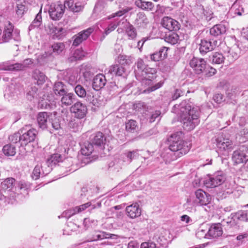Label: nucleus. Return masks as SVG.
<instances>
[{
  "mask_svg": "<svg viewBox=\"0 0 248 248\" xmlns=\"http://www.w3.org/2000/svg\"><path fill=\"white\" fill-rule=\"evenodd\" d=\"M93 31L94 28L90 27L75 35L73 37V46H77L79 45L83 41L86 40Z\"/></svg>",
  "mask_w": 248,
  "mask_h": 248,
  "instance_id": "f8f14e48",
  "label": "nucleus"
},
{
  "mask_svg": "<svg viewBox=\"0 0 248 248\" xmlns=\"http://www.w3.org/2000/svg\"><path fill=\"white\" fill-rule=\"evenodd\" d=\"M172 111L179 116L183 128L186 131L193 130L200 123V108L193 107L186 101L174 105Z\"/></svg>",
  "mask_w": 248,
  "mask_h": 248,
  "instance_id": "f257e3e1",
  "label": "nucleus"
},
{
  "mask_svg": "<svg viewBox=\"0 0 248 248\" xmlns=\"http://www.w3.org/2000/svg\"><path fill=\"white\" fill-rule=\"evenodd\" d=\"M85 53L80 49H76L72 56L69 58V61L72 62L81 60L85 56Z\"/></svg>",
  "mask_w": 248,
  "mask_h": 248,
  "instance_id": "09e8293b",
  "label": "nucleus"
},
{
  "mask_svg": "<svg viewBox=\"0 0 248 248\" xmlns=\"http://www.w3.org/2000/svg\"><path fill=\"white\" fill-rule=\"evenodd\" d=\"M226 180V176L222 171H217L208 177L204 181V185L208 188H214L221 185Z\"/></svg>",
  "mask_w": 248,
  "mask_h": 248,
  "instance_id": "20e7f679",
  "label": "nucleus"
},
{
  "mask_svg": "<svg viewBox=\"0 0 248 248\" xmlns=\"http://www.w3.org/2000/svg\"><path fill=\"white\" fill-rule=\"evenodd\" d=\"M217 45V41L207 40L206 39L201 40V43L199 45V50L201 54H205L209 51H211L214 49L216 46Z\"/></svg>",
  "mask_w": 248,
  "mask_h": 248,
  "instance_id": "4468645a",
  "label": "nucleus"
},
{
  "mask_svg": "<svg viewBox=\"0 0 248 248\" xmlns=\"http://www.w3.org/2000/svg\"><path fill=\"white\" fill-rule=\"evenodd\" d=\"M217 146L222 154L227 155L232 149V143L229 139L218 138L217 140Z\"/></svg>",
  "mask_w": 248,
  "mask_h": 248,
  "instance_id": "1a4fd4ad",
  "label": "nucleus"
},
{
  "mask_svg": "<svg viewBox=\"0 0 248 248\" xmlns=\"http://www.w3.org/2000/svg\"><path fill=\"white\" fill-rule=\"evenodd\" d=\"M235 16H241L245 13L243 7L240 5L234 3L232 8Z\"/></svg>",
  "mask_w": 248,
  "mask_h": 248,
  "instance_id": "13d9d810",
  "label": "nucleus"
},
{
  "mask_svg": "<svg viewBox=\"0 0 248 248\" xmlns=\"http://www.w3.org/2000/svg\"><path fill=\"white\" fill-rule=\"evenodd\" d=\"M125 155L127 157L128 160L130 162L132 159L136 158L139 156V154L137 151L128 152V153H125Z\"/></svg>",
  "mask_w": 248,
  "mask_h": 248,
  "instance_id": "338daca9",
  "label": "nucleus"
},
{
  "mask_svg": "<svg viewBox=\"0 0 248 248\" xmlns=\"http://www.w3.org/2000/svg\"><path fill=\"white\" fill-rule=\"evenodd\" d=\"M42 10H40L39 12L36 15L35 18L29 27V31H30L35 28L40 27L42 23Z\"/></svg>",
  "mask_w": 248,
  "mask_h": 248,
  "instance_id": "e433bc0d",
  "label": "nucleus"
},
{
  "mask_svg": "<svg viewBox=\"0 0 248 248\" xmlns=\"http://www.w3.org/2000/svg\"><path fill=\"white\" fill-rule=\"evenodd\" d=\"M125 33L130 39L133 40L137 36L136 29L129 23H128L125 28Z\"/></svg>",
  "mask_w": 248,
  "mask_h": 248,
  "instance_id": "de8ad7c7",
  "label": "nucleus"
},
{
  "mask_svg": "<svg viewBox=\"0 0 248 248\" xmlns=\"http://www.w3.org/2000/svg\"><path fill=\"white\" fill-rule=\"evenodd\" d=\"M232 158L233 162L235 164L246 163L248 160L247 148L244 146H241L233 152Z\"/></svg>",
  "mask_w": 248,
  "mask_h": 248,
  "instance_id": "0eeeda50",
  "label": "nucleus"
},
{
  "mask_svg": "<svg viewBox=\"0 0 248 248\" xmlns=\"http://www.w3.org/2000/svg\"><path fill=\"white\" fill-rule=\"evenodd\" d=\"M125 211L127 216L131 218H135L140 216L141 209L139 204L135 202L126 207Z\"/></svg>",
  "mask_w": 248,
  "mask_h": 248,
  "instance_id": "dca6fc26",
  "label": "nucleus"
},
{
  "mask_svg": "<svg viewBox=\"0 0 248 248\" xmlns=\"http://www.w3.org/2000/svg\"><path fill=\"white\" fill-rule=\"evenodd\" d=\"M133 108L137 111L142 113L146 109V105L143 102H138L134 104Z\"/></svg>",
  "mask_w": 248,
  "mask_h": 248,
  "instance_id": "680f3d73",
  "label": "nucleus"
},
{
  "mask_svg": "<svg viewBox=\"0 0 248 248\" xmlns=\"http://www.w3.org/2000/svg\"><path fill=\"white\" fill-rule=\"evenodd\" d=\"M106 79L105 76L101 74H97L93 78L92 87L96 91H99L106 84Z\"/></svg>",
  "mask_w": 248,
  "mask_h": 248,
  "instance_id": "4be33fe9",
  "label": "nucleus"
},
{
  "mask_svg": "<svg viewBox=\"0 0 248 248\" xmlns=\"http://www.w3.org/2000/svg\"><path fill=\"white\" fill-rule=\"evenodd\" d=\"M209 239L217 238L221 236L223 233L221 225L220 223L214 224L210 227H208Z\"/></svg>",
  "mask_w": 248,
  "mask_h": 248,
  "instance_id": "5701e85b",
  "label": "nucleus"
},
{
  "mask_svg": "<svg viewBox=\"0 0 248 248\" xmlns=\"http://www.w3.org/2000/svg\"><path fill=\"white\" fill-rule=\"evenodd\" d=\"M196 199L193 201L194 205H206L211 202V196L202 189L195 192Z\"/></svg>",
  "mask_w": 248,
  "mask_h": 248,
  "instance_id": "6e6552de",
  "label": "nucleus"
},
{
  "mask_svg": "<svg viewBox=\"0 0 248 248\" xmlns=\"http://www.w3.org/2000/svg\"><path fill=\"white\" fill-rule=\"evenodd\" d=\"M148 23L149 20L144 13L140 12L137 14V18L135 21V24L138 28H145Z\"/></svg>",
  "mask_w": 248,
  "mask_h": 248,
  "instance_id": "bb28decb",
  "label": "nucleus"
},
{
  "mask_svg": "<svg viewBox=\"0 0 248 248\" xmlns=\"http://www.w3.org/2000/svg\"><path fill=\"white\" fill-rule=\"evenodd\" d=\"M9 140L13 143H16L18 141H20V134L16 133L9 137Z\"/></svg>",
  "mask_w": 248,
  "mask_h": 248,
  "instance_id": "774afa93",
  "label": "nucleus"
},
{
  "mask_svg": "<svg viewBox=\"0 0 248 248\" xmlns=\"http://www.w3.org/2000/svg\"><path fill=\"white\" fill-rule=\"evenodd\" d=\"M51 116L50 117L47 112H39L37 117V121L39 127L42 129L49 128Z\"/></svg>",
  "mask_w": 248,
  "mask_h": 248,
  "instance_id": "f3484780",
  "label": "nucleus"
},
{
  "mask_svg": "<svg viewBox=\"0 0 248 248\" xmlns=\"http://www.w3.org/2000/svg\"><path fill=\"white\" fill-rule=\"evenodd\" d=\"M179 40V36L174 32H170L166 34L164 37V40L171 45L177 44Z\"/></svg>",
  "mask_w": 248,
  "mask_h": 248,
  "instance_id": "c9c22d12",
  "label": "nucleus"
},
{
  "mask_svg": "<svg viewBox=\"0 0 248 248\" xmlns=\"http://www.w3.org/2000/svg\"><path fill=\"white\" fill-rule=\"evenodd\" d=\"M222 223L224 224V226L225 225V224H226L227 227L229 228H237L238 227L235 221V219L233 218L229 219L227 221L224 220Z\"/></svg>",
  "mask_w": 248,
  "mask_h": 248,
  "instance_id": "0e129e2a",
  "label": "nucleus"
},
{
  "mask_svg": "<svg viewBox=\"0 0 248 248\" xmlns=\"http://www.w3.org/2000/svg\"><path fill=\"white\" fill-rule=\"evenodd\" d=\"M15 180L13 178H9L1 183L0 186L1 190L5 194L11 192L14 189Z\"/></svg>",
  "mask_w": 248,
  "mask_h": 248,
  "instance_id": "393cba45",
  "label": "nucleus"
},
{
  "mask_svg": "<svg viewBox=\"0 0 248 248\" xmlns=\"http://www.w3.org/2000/svg\"><path fill=\"white\" fill-rule=\"evenodd\" d=\"M241 50L238 46L234 45L229 48L226 53V60L229 62H232L237 60L240 56Z\"/></svg>",
  "mask_w": 248,
  "mask_h": 248,
  "instance_id": "aec40b11",
  "label": "nucleus"
},
{
  "mask_svg": "<svg viewBox=\"0 0 248 248\" xmlns=\"http://www.w3.org/2000/svg\"><path fill=\"white\" fill-rule=\"evenodd\" d=\"M105 140L106 138L104 135L102 133L100 132L93 134L91 138L92 143L97 146H101L104 144Z\"/></svg>",
  "mask_w": 248,
  "mask_h": 248,
  "instance_id": "2f4dec72",
  "label": "nucleus"
},
{
  "mask_svg": "<svg viewBox=\"0 0 248 248\" xmlns=\"http://www.w3.org/2000/svg\"><path fill=\"white\" fill-rule=\"evenodd\" d=\"M162 85V83L160 82L157 83L155 85L152 86L151 87H149L148 89L143 90L141 93H150L153 91H154L159 88H160Z\"/></svg>",
  "mask_w": 248,
  "mask_h": 248,
  "instance_id": "69168bd1",
  "label": "nucleus"
},
{
  "mask_svg": "<svg viewBox=\"0 0 248 248\" xmlns=\"http://www.w3.org/2000/svg\"><path fill=\"white\" fill-rule=\"evenodd\" d=\"M209 60L212 63L220 64L222 63L225 60H226V56H223L221 53L215 52L209 57Z\"/></svg>",
  "mask_w": 248,
  "mask_h": 248,
  "instance_id": "79ce46f5",
  "label": "nucleus"
},
{
  "mask_svg": "<svg viewBox=\"0 0 248 248\" xmlns=\"http://www.w3.org/2000/svg\"><path fill=\"white\" fill-rule=\"evenodd\" d=\"M53 90L56 94H59L60 95L66 92L64 88L63 84L61 82H58L55 84Z\"/></svg>",
  "mask_w": 248,
  "mask_h": 248,
  "instance_id": "6e6d98bb",
  "label": "nucleus"
},
{
  "mask_svg": "<svg viewBox=\"0 0 248 248\" xmlns=\"http://www.w3.org/2000/svg\"><path fill=\"white\" fill-rule=\"evenodd\" d=\"M23 66L22 63H16L15 64H11L7 66L4 68L5 70H24Z\"/></svg>",
  "mask_w": 248,
  "mask_h": 248,
  "instance_id": "052dcab7",
  "label": "nucleus"
},
{
  "mask_svg": "<svg viewBox=\"0 0 248 248\" xmlns=\"http://www.w3.org/2000/svg\"><path fill=\"white\" fill-rule=\"evenodd\" d=\"M61 98V103L62 107H68L71 105L76 99L75 95L73 93H67L65 92Z\"/></svg>",
  "mask_w": 248,
  "mask_h": 248,
  "instance_id": "c756f323",
  "label": "nucleus"
},
{
  "mask_svg": "<svg viewBox=\"0 0 248 248\" xmlns=\"http://www.w3.org/2000/svg\"><path fill=\"white\" fill-rule=\"evenodd\" d=\"M26 11L25 5L21 2H18L16 4V13L20 16H21Z\"/></svg>",
  "mask_w": 248,
  "mask_h": 248,
  "instance_id": "e2e57ef3",
  "label": "nucleus"
},
{
  "mask_svg": "<svg viewBox=\"0 0 248 248\" xmlns=\"http://www.w3.org/2000/svg\"><path fill=\"white\" fill-rule=\"evenodd\" d=\"M208 226L206 224H202L199 228L198 231L196 233V236L199 239L207 238L208 236Z\"/></svg>",
  "mask_w": 248,
  "mask_h": 248,
  "instance_id": "72a5a7b5",
  "label": "nucleus"
},
{
  "mask_svg": "<svg viewBox=\"0 0 248 248\" xmlns=\"http://www.w3.org/2000/svg\"><path fill=\"white\" fill-rule=\"evenodd\" d=\"M248 209L245 210H240L235 214V218L242 221L248 222V204L245 205Z\"/></svg>",
  "mask_w": 248,
  "mask_h": 248,
  "instance_id": "49530a36",
  "label": "nucleus"
},
{
  "mask_svg": "<svg viewBox=\"0 0 248 248\" xmlns=\"http://www.w3.org/2000/svg\"><path fill=\"white\" fill-rule=\"evenodd\" d=\"M26 96L27 99L31 101L34 98H37L38 89L35 86L31 87L27 90Z\"/></svg>",
  "mask_w": 248,
  "mask_h": 248,
  "instance_id": "3c124183",
  "label": "nucleus"
},
{
  "mask_svg": "<svg viewBox=\"0 0 248 248\" xmlns=\"http://www.w3.org/2000/svg\"><path fill=\"white\" fill-rule=\"evenodd\" d=\"M37 132L35 129H31L27 132L20 135V142L21 145H26L29 143L34 140Z\"/></svg>",
  "mask_w": 248,
  "mask_h": 248,
  "instance_id": "6ab92c4d",
  "label": "nucleus"
},
{
  "mask_svg": "<svg viewBox=\"0 0 248 248\" xmlns=\"http://www.w3.org/2000/svg\"><path fill=\"white\" fill-rule=\"evenodd\" d=\"M93 151L94 147L93 143L88 142L84 143L80 150L81 154L85 156L91 155Z\"/></svg>",
  "mask_w": 248,
  "mask_h": 248,
  "instance_id": "a19ab883",
  "label": "nucleus"
},
{
  "mask_svg": "<svg viewBox=\"0 0 248 248\" xmlns=\"http://www.w3.org/2000/svg\"><path fill=\"white\" fill-rule=\"evenodd\" d=\"M32 78L35 82L38 85H42L45 83L46 79L45 75L39 70L35 69L33 71L32 74Z\"/></svg>",
  "mask_w": 248,
  "mask_h": 248,
  "instance_id": "7c9ffc66",
  "label": "nucleus"
},
{
  "mask_svg": "<svg viewBox=\"0 0 248 248\" xmlns=\"http://www.w3.org/2000/svg\"><path fill=\"white\" fill-rule=\"evenodd\" d=\"M118 236L116 234L107 233L105 232L97 231H95L90 238V241H95L103 239H117Z\"/></svg>",
  "mask_w": 248,
  "mask_h": 248,
  "instance_id": "412c9836",
  "label": "nucleus"
},
{
  "mask_svg": "<svg viewBox=\"0 0 248 248\" xmlns=\"http://www.w3.org/2000/svg\"><path fill=\"white\" fill-rule=\"evenodd\" d=\"M53 102L54 101L43 98L39 101V105L42 108L50 109L53 107Z\"/></svg>",
  "mask_w": 248,
  "mask_h": 248,
  "instance_id": "5fc2aeb1",
  "label": "nucleus"
},
{
  "mask_svg": "<svg viewBox=\"0 0 248 248\" xmlns=\"http://www.w3.org/2000/svg\"><path fill=\"white\" fill-rule=\"evenodd\" d=\"M161 26L170 31H177L180 29V24L176 20L169 17L164 16L161 21Z\"/></svg>",
  "mask_w": 248,
  "mask_h": 248,
  "instance_id": "ddd939ff",
  "label": "nucleus"
},
{
  "mask_svg": "<svg viewBox=\"0 0 248 248\" xmlns=\"http://www.w3.org/2000/svg\"><path fill=\"white\" fill-rule=\"evenodd\" d=\"M87 110L86 105L80 101H77L70 108L71 112L75 118L78 119L84 118L87 114Z\"/></svg>",
  "mask_w": 248,
  "mask_h": 248,
  "instance_id": "423d86ee",
  "label": "nucleus"
},
{
  "mask_svg": "<svg viewBox=\"0 0 248 248\" xmlns=\"http://www.w3.org/2000/svg\"><path fill=\"white\" fill-rule=\"evenodd\" d=\"M181 135V132H176L172 134L169 139V148L175 153L178 157L187 153L191 148V143L183 140Z\"/></svg>",
  "mask_w": 248,
  "mask_h": 248,
  "instance_id": "7ed1b4c3",
  "label": "nucleus"
},
{
  "mask_svg": "<svg viewBox=\"0 0 248 248\" xmlns=\"http://www.w3.org/2000/svg\"><path fill=\"white\" fill-rule=\"evenodd\" d=\"M206 62L202 58L193 57L189 62V65L197 74L202 73L205 69Z\"/></svg>",
  "mask_w": 248,
  "mask_h": 248,
  "instance_id": "2eb2a0df",
  "label": "nucleus"
},
{
  "mask_svg": "<svg viewBox=\"0 0 248 248\" xmlns=\"http://www.w3.org/2000/svg\"><path fill=\"white\" fill-rule=\"evenodd\" d=\"M135 4L139 8L145 11H151L154 8V4L151 1H145L142 0H136Z\"/></svg>",
  "mask_w": 248,
  "mask_h": 248,
  "instance_id": "473e14b6",
  "label": "nucleus"
},
{
  "mask_svg": "<svg viewBox=\"0 0 248 248\" xmlns=\"http://www.w3.org/2000/svg\"><path fill=\"white\" fill-rule=\"evenodd\" d=\"M13 30V25L9 21L5 24L3 31L0 29V44L8 42L12 38L16 41L19 40L18 33L15 37H14Z\"/></svg>",
  "mask_w": 248,
  "mask_h": 248,
  "instance_id": "39448f33",
  "label": "nucleus"
},
{
  "mask_svg": "<svg viewBox=\"0 0 248 248\" xmlns=\"http://www.w3.org/2000/svg\"><path fill=\"white\" fill-rule=\"evenodd\" d=\"M46 31L53 36V38L60 39L65 35L62 28H57L51 23L48 24Z\"/></svg>",
  "mask_w": 248,
  "mask_h": 248,
  "instance_id": "a211bd4d",
  "label": "nucleus"
},
{
  "mask_svg": "<svg viewBox=\"0 0 248 248\" xmlns=\"http://www.w3.org/2000/svg\"><path fill=\"white\" fill-rule=\"evenodd\" d=\"M160 156L164 161H165L166 163H170L179 157L177 155L170 150L169 148L168 149H164Z\"/></svg>",
  "mask_w": 248,
  "mask_h": 248,
  "instance_id": "a878e982",
  "label": "nucleus"
},
{
  "mask_svg": "<svg viewBox=\"0 0 248 248\" xmlns=\"http://www.w3.org/2000/svg\"><path fill=\"white\" fill-rule=\"evenodd\" d=\"M98 192V189L96 186H93L89 188L83 187L81 190V196H87V198L92 197L94 194Z\"/></svg>",
  "mask_w": 248,
  "mask_h": 248,
  "instance_id": "4c0bfd02",
  "label": "nucleus"
},
{
  "mask_svg": "<svg viewBox=\"0 0 248 248\" xmlns=\"http://www.w3.org/2000/svg\"><path fill=\"white\" fill-rule=\"evenodd\" d=\"M101 206V203L100 202H98L97 203L96 205L95 204H92V202H88L86 203L83 204L80 206H76L75 207V211L77 212V213H79L82 211H84L87 208L91 206L92 209H94L96 207L99 208Z\"/></svg>",
  "mask_w": 248,
  "mask_h": 248,
  "instance_id": "f704fd0d",
  "label": "nucleus"
},
{
  "mask_svg": "<svg viewBox=\"0 0 248 248\" xmlns=\"http://www.w3.org/2000/svg\"><path fill=\"white\" fill-rule=\"evenodd\" d=\"M62 161V156L59 154H54L51 155L50 157L48 158L46 162L45 163L46 165L52 166L53 165L60 162Z\"/></svg>",
  "mask_w": 248,
  "mask_h": 248,
  "instance_id": "37998d69",
  "label": "nucleus"
},
{
  "mask_svg": "<svg viewBox=\"0 0 248 248\" xmlns=\"http://www.w3.org/2000/svg\"><path fill=\"white\" fill-rule=\"evenodd\" d=\"M120 21H113L110 22L108 25V27H107L104 31V34L105 35H107L111 32L112 31H114L116 28L119 25Z\"/></svg>",
  "mask_w": 248,
  "mask_h": 248,
  "instance_id": "4d7b16f0",
  "label": "nucleus"
},
{
  "mask_svg": "<svg viewBox=\"0 0 248 248\" xmlns=\"http://www.w3.org/2000/svg\"><path fill=\"white\" fill-rule=\"evenodd\" d=\"M226 31V27L223 24H217L214 26L210 30V34L214 37H218L223 34Z\"/></svg>",
  "mask_w": 248,
  "mask_h": 248,
  "instance_id": "c85d7f7f",
  "label": "nucleus"
},
{
  "mask_svg": "<svg viewBox=\"0 0 248 248\" xmlns=\"http://www.w3.org/2000/svg\"><path fill=\"white\" fill-rule=\"evenodd\" d=\"M237 246L245 244L248 241V232H244L238 234L236 237Z\"/></svg>",
  "mask_w": 248,
  "mask_h": 248,
  "instance_id": "864d4df0",
  "label": "nucleus"
},
{
  "mask_svg": "<svg viewBox=\"0 0 248 248\" xmlns=\"http://www.w3.org/2000/svg\"><path fill=\"white\" fill-rule=\"evenodd\" d=\"M117 61L119 64L122 66L129 65L133 61L131 56L126 55H120L118 57Z\"/></svg>",
  "mask_w": 248,
  "mask_h": 248,
  "instance_id": "c03bdc74",
  "label": "nucleus"
},
{
  "mask_svg": "<svg viewBox=\"0 0 248 248\" xmlns=\"http://www.w3.org/2000/svg\"><path fill=\"white\" fill-rule=\"evenodd\" d=\"M52 127L54 130H59L61 128V125L59 119L55 116H51L50 123L49 124V128Z\"/></svg>",
  "mask_w": 248,
  "mask_h": 248,
  "instance_id": "bf43d9fd",
  "label": "nucleus"
},
{
  "mask_svg": "<svg viewBox=\"0 0 248 248\" xmlns=\"http://www.w3.org/2000/svg\"><path fill=\"white\" fill-rule=\"evenodd\" d=\"M2 151L4 155L7 156H14L16 152V147L11 144L4 145Z\"/></svg>",
  "mask_w": 248,
  "mask_h": 248,
  "instance_id": "ea45409f",
  "label": "nucleus"
},
{
  "mask_svg": "<svg viewBox=\"0 0 248 248\" xmlns=\"http://www.w3.org/2000/svg\"><path fill=\"white\" fill-rule=\"evenodd\" d=\"M125 71V68L119 64L111 65L108 69V73L112 76H123Z\"/></svg>",
  "mask_w": 248,
  "mask_h": 248,
  "instance_id": "cd10ccee",
  "label": "nucleus"
},
{
  "mask_svg": "<svg viewBox=\"0 0 248 248\" xmlns=\"http://www.w3.org/2000/svg\"><path fill=\"white\" fill-rule=\"evenodd\" d=\"M65 8L64 4L51 5L48 11L50 18L53 20H59L62 17Z\"/></svg>",
  "mask_w": 248,
  "mask_h": 248,
  "instance_id": "9d476101",
  "label": "nucleus"
},
{
  "mask_svg": "<svg viewBox=\"0 0 248 248\" xmlns=\"http://www.w3.org/2000/svg\"><path fill=\"white\" fill-rule=\"evenodd\" d=\"M74 90L77 95L80 98H88L90 95H87L85 89L81 85L78 84L74 87Z\"/></svg>",
  "mask_w": 248,
  "mask_h": 248,
  "instance_id": "8fccbe9b",
  "label": "nucleus"
},
{
  "mask_svg": "<svg viewBox=\"0 0 248 248\" xmlns=\"http://www.w3.org/2000/svg\"><path fill=\"white\" fill-rule=\"evenodd\" d=\"M51 170V167L46 165L45 163L43 165L42 164H38L33 170L32 177L33 179L37 180L40 177H44L48 174Z\"/></svg>",
  "mask_w": 248,
  "mask_h": 248,
  "instance_id": "9b49d317",
  "label": "nucleus"
},
{
  "mask_svg": "<svg viewBox=\"0 0 248 248\" xmlns=\"http://www.w3.org/2000/svg\"><path fill=\"white\" fill-rule=\"evenodd\" d=\"M53 53L55 55L61 54L65 49V45L63 43H56L51 46Z\"/></svg>",
  "mask_w": 248,
  "mask_h": 248,
  "instance_id": "603ef678",
  "label": "nucleus"
},
{
  "mask_svg": "<svg viewBox=\"0 0 248 248\" xmlns=\"http://www.w3.org/2000/svg\"><path fill=\"white\" fill-rule=\"evenodd\" d=\"M64 6L70 11L76 13L82 11L84 4L83 3L79 1L74 3V1H65Z\"/></svg>",
  "mask_w": 248,
  "mask_h": 248,
  "instance_id": "b1692460",
  "label": "nucleus"
},
{
  "mask_svg": "<svg viewBox=\"0 0 248 248\" xmlns=\"http://www.w3.org/2000/svg\"><path fill=\"white\" fill-rule=\"evenodd\" d=\"M133 9V8L132 7H126L125 8H123L122 9L117 11L115 13L112 14L107 17V19L109 20L113 18H115L116 17H120L123 16L125 14L128 12L131 11Z\"/></svg>",
  "mask_w": 248,
  "mask_h": 248,
  "instance_id": "58836bf2",
  "label": "nucleus"
},
{
  "mask_svg": "<svg viewBox=\"0 0 248 248\" xmlns=\"http://www.w3.org/2000/svg\"><path fill=\"white\" fill-rule=\"evenodd\" d=\"M136 64L137 69H135V73L137 79L143 85H152L153 80L156 78V69L148 67L141 59H139Z\"/></svg>",
  "mask_w": 248,
  "mask_h": 248,
  "instance_id": "f03ea898",
  "label": "nucleus"
},
{
  "mask_svg": "<svg viewBox=\"0 0 248 248\" xmlns=\"http://www.w3.org/2000/svg\"><path fill=\"white\" fill-rule=\"evenodd\" d=\"M138 129V124L136 121L129 120L125 123V129L127 132L134 133Z\"/></svg>",
  "mask_w": 248,
  "mask_h": 248,
  "instance_id": "a18cd8bd",
  "label": "nucleus"
}]
</instances>
